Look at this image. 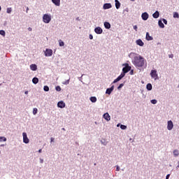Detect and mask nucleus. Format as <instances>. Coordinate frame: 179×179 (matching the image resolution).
I'll return each mask as SVG.
<instances>
[{
	"instance_id": "nucleus-1",
	"label": "nucleus",
	"mask_w": 179,
	"mask_h": 179,
	"mask_svg": "<svg viewBox=\"0 0 179 179\" xmlns=\"http://www.w3.org/2000/svg\"><path fill=\"white\" fill-rule=\"evenodd\" d=\"M134 64L138 68H142L145 65V59L142 56L135 57L134 58Z\"/></svg>"
},
{
	"instance_id": "nucleus-2",
	"label": "nucleus",
	"mask_w": 179,
	"mask_h": 179,
	"mask_svg": "<svg viewBox=\"0 0 179 179\" xmlns=\"http://www.w3.org/2000/svg\"><path fill=\"white\" fill-rule=\"evenodd\" d=\"M43 20L44 23H50L51 22V16L48 14L43 15Z\"/></svg>"
},
{
	"instance_id": "nucleus-3",
	"label": "nucleus",
	"mask_w": 179,
	"mask_h": 179,
	"mask_svg": "<svg viewBox=\"0 0 179 179\" xmlns=\"http://www.w3.org/2000/svg\"><path fill=\"white\" fill-rule=\"evenodd\" d=\"M150 76H151V78L155 79V80L159 79V76H157V71L152 70L150 72Z\"/></svg>"
},
{
	"instance_id": "nucleus-4",
	"label": "nucleus",
	"mask_w": 179,
	"mask_h": 179,
	"mask_svg": "<svg viewBox=\"0 0 179 179\" xmlns=\"http://www.w3.org/2000/svg\"><path fill=\"white\" fill-rule=\"evenodd\" d=\"M22 136H23L24 143H29L30 142V140H29V138H27V134L24 132V133H22Z\"/></svg>"
},
{
	"instance_id": "nucleus-5",
	"label": "nucleus",
	"mask_w": 179,
	"mask_h": 179,
	"mask_svg": "<svg viewBox=\"0 0 179 179\" xmlns=\"http://www.w3.org/2000/svg\"><path fill=\"white\" fill-rule=\"evenodd\" d=\"M173 128H174V124H173V122L171 120L168 121L167 129L169 131H171Z\"/></svg>"
},
{
	"instance_id": "nucleus-6",
	"label": "nucleus",
	"mask_w": 179,
	"mask_h": 179,
	"mask_svg": "<svg viewBox=\"0 0 179 179\" xmlns=\"http://www.w3.org/2000/svg\"><path fill=\"white\" fill-rule=\"evenodd\" d=\"M45 57H51L52 55V50L51 49H46L45 52Z\"/></svg>"
},
{
	"instance_id": "nucleus-7",
	"label": "nucleus",
	"mask_w": 179,
	"mask_h": 179,
	"mask_svg": "<svg viewBox=\"0 0 179 179\" xmlns=\"http://www.w3.org/2000/svg\"><path fill=\"white\" fill-rule=\"evenodd\" d=\"M131 71V66H126L125 67H124L122 69V72L123 73H128V72H129Z\"/></svg>"
},
{
	"instance_id": "nucleus-8",
	"label": "nucleus",
	"mask_w": 179,
	"mask_h": 179,
	"mask_svg": "<svg viewBox=\"0 0 179 179\" xmlns=\"http://www.w3.org/2000/svg\"><path fill=\"white\" fill-rule=\"evenodd\" d=\"M94 31L95 33H96V34H101V33H103V29H101V27H98L94 29Z\"/></svg>"
},
{
	"instance_id": "nucleus-9",
	"label": "nucleus",
	"mask_w": 179,
	"mask_h": 179,
	"mask_svg": "<svg viewBox=\"0 0 179 179\" xmlns=\"http://www.w3.org/2000/svg\"><path fill=\"white\" fill-rule=\"evenodd\" d=\"M57 106L59 108H65V103H64V101H60L57 103Z\"/></svg>"
},
{
	"instance_id": "nucleus-10",
	"label": "nucleus",
	"mask_w": 179,
	"mask_h": 179,
	"mask_svg": "<svg viewBox=\"0 0 179 179\" xmlns=\"http://www.w3.org/2000/svg\"><path fill=\"white\" fill-rule=\"evenodd\" d=\"M141 17L143 20H146L147 19H149V14H148V13H143L141 15Z\"/></svg>"
},
{
	"instance_id": "nucleus-11",
	"label": "nucleus",
	"mask_w": 179,
	"mask_h": 179,
	"mask_svg": "<svg viewBox=\"0 0 179 179\" xmlns=\"http://www.w3.org/2000/svg\"><path fill=\"white\" fill-rule=\"evenodd\" d=\"M114 90V85H112L110 88H108L106 91V94H111V92Z\"/></svg>"
},
{
	"instance_id": "nucleus-12",
	"label": "nucleus",
	"mask_w": 179,
	"mask_h": 179,
	"mask_svg": "<svg viewBox=\"0 0 179 179\" xmlns=\"http://www.w3.org/2000/svg\"><path fill=\"white\" fill-rule=\"evenodd\" d=\"M103 118L106 121H110L111 120V117H110V114H108V113L103 114Z\"/></svg>"
},
{
	"instance_id": "nucleus-13",
	"label": "nucleus",
	"mask_w": 179,
	"mask_h": 179,
	"mask_svg": "<svg viewBox=\"0 0 179 179\" xmlns=\"http://www.w3.org/2000/svg\"><path fill=\"white\" fill-rule=\"evenodd\" d=\"M136 43L137 44V45H140V47H143V45H145V43L141 39L137 40L136 41Z\"/></svg>"
},
{
	"instance_id": "nucleus-14",
	"label": "nucleus",
	"mask_w": 179,
	"mask_h": 179,
	"mask_svg": "<svg viewBox=\"0 0 179 179\" xmlns=\"http://www.w3.org/2000/svg\"><path fill=\"white\" fill-rule=\"evenodd\" d=\"M145 39H146L148 41H152V40H153V37L150 36V35L149 34V32H147V33H146Z\"/></svg>"
},
{
	"instance_id": "nucleus-15",
	"label": "nucleus",
	"mask_w": 179,
	"mask_h": 179,
	"mask_svg": "<svg viewBox=\"0 0 179 179\" xmlns=\"http://www.w3.org/2000/svg\"><path fill=\"white\" fill-rule=\"evenodd\" d=\"M52 2L56 5V6H59L61 5V0H52Z\"/></svg>"
},
{
	"instance_id": "nucleus-16",
	"label": "nucleus",
	"mask_w": 179,
	"mask_h": 179,
	"mask_svg": "<svg viewBox=\"0 0 179 179\" xmlns=\"http://www.w3.org/2000/svg\"><path fill=\"white\" fill-rule=\"evenodd\" d=\"M112 6H111V3H105L103 4V9H110L111 8Z\"/></svg>"
},
{
	"instance_id": "nucleus-17",
	"label": "nucleus",
	"mask_w": 179,
	"mask_h": 179,
	"mask_svg": "<svg viewBox=\"0 0 179 179\" xmlns=\"http://www.w3.org/2000/svg\"><path fill=\"white\" fill-rule=\"evenodd\" d=\"M31 71H37V65L36 64H31L30 65Z\"/></svg>"
},
{
	"instance_id": "nucleus-18",
	"label": "nucleus",
	"mask_w": 179,
	"mask_h": 179,
	"mask_svg": "<svg viewBox=\"0 0 179 179\" xmlns=\"http://www.w3.org/2000/svg\"><path fill=\"white\" fill-rule=\"evenodd\" d=\"M152 16L154 19H157V17L160 16V13H159V11H156L154 14H152Z\"/></svg>"
},
{
	"instance_id": "nucleus-19",
	"label": "nucleus",
	"mask_w": 179,
	"mask_h": 179,
	"mask_svg": "<svg viewBox=\"0 0 179 179\" xmlns=\"http://www.w3.org/2000/svg\"><path fill=\"white\" fill-rule=\"evenodd\" d=\"M104 27H105V29H110L111 24H110V22H105Z\"/></svg>"
},
{
	"instance_id": "nucleus-20",
	"label": "nucleus",
	"mask_w": 179,
	"mask_h": 179,
	"mask_svg": "<svg viewBox=\"0 0 179 179\" xmlns=\"http://www.w3.org/2000/svg\"><path fill=\"white\" fill-rule=\"evenodd\" d=\"M115 6L116 9H120V6H121V3L120 1H118V0H115Z\"/></svg>"
},
{
	"instance_id": "nucleus-21",
	"label": "nucleus",
	"mask_w": 179,
	"mask_h": 179,
	"mask_svg": "<svg viewBox=\"0 0 179 179\" xmlns=\"http://www.w3.org/2000/svg\"><path fill=\"white\" fill-rule=\"evenodd\" d=\"M158 24L161 29H164V24L162 22V20H159Z\"/></svg>"
},
{
	"instance_id": "nucleus-22",
	"label": "nucleus",
	"mask_w": 179,
	"mask_h": 179,
	"mask_svg": "<svg viewBox=\"0 0 179 179\" xmlns=\"http://www.w3.org/2000/svg\"><path fill=\"white\" fill-rule=\"evenodd\" d=\"M32 83L34 84V85H37V83H38V78H34L32 79Z\"/></svg>"
},
{
	"instance_id": "nucleus-23",
	"label": "nucleus",
	"mask_w": 179,
	"mask_h": 179,
	"mask_svg": "<svg viewBox=\"0 0 179 179\" xmlns=\"http://www.w3.org/2000/svg\"><path fill=\"white\" fill-rule=\"evenodd\" d=\"M90 101L92 103H96L97 101V98H96V96H92L90 97Z\"/></svg>"
},
{
	"instance_id": "nucleus-24",
	"label": "nucleus",
	"mask_w": 179,
	"mask_h": 179,
	"mask_svg": "<svg viewBox=\"0 0 179 179\" xmlns=\"http://www.w3.org/2000/svg\"><path fill=\"white\" fill-rule=\"evenodd\" d=\"M146 87H147V89H148V90H152V84L148 83V84L147 85Z\"/></svg>"
},
{
	"instance_id": "nucleus-25",
	"label": "nucleus",
	"mask_w": 179,
	"mask_h": 179,
	"mask_svg": "<svg viewBox=\"0 0 179 179\" xmlns=\"http://www.w3.org/2000/svg\"><path fill=\"white\" fill-rule=\"evenodd\" d=\"M43 90L45 92H49L50 87H48V86H47V85H45L44 87H43Z\"/></svg>"
},
{
	"instance_id": "nucleus-26",
	"label": "nucleus",
	"mask_w": 179,
	"mask_h": 179,
	"mask_svg": "<svg viewBox=\"0 0 179 179\" xmlns=\"http://www.w3.org/2000/svg\"><path fill=\"white\" fill-rule=\"evenodd\" d=\"M178 155H179L178 150H175L173 151V155H174L175 157H177V156H178Z\"/></svg>"
},
{
	"instance_id": "nucleus-27",
	"label": "nucleus",
	"mask_w": 179,
	"mask_h": 179,
	"mask_svg": "<svg viewBox=\"0 0 179 179\" xmlns=\"http://www.w3.org/2000/svg\"><path fill=\"white\" fill-rule=\"evenodd\" d=\"M59 44L60 47H64V41H62V40L59 41Z\"/></svg>"
},
{
	"instance_id": "nucleus-28",
	"label": "nucleus",
	"mask_w": 179,
	"mask_h": 179,
	"mask_svg": "<svg viewBox=\"0 0 179 179\" xmlns=\"http://www.w3.org/2000/svg\"><path fill=\"white\" fill-rule=\"evenodd\" d=\"M6 142V138L5 137H0V142Z\"/></svg>"
},
{
	"instance_id": "nucleus-29",
	"label": "nucleus",
	"mask_w": 179,
	"mask_h": 179,
	"mask_svg": "<svg viewBox=\"0 0 179 179\" xmlns=\"http://www.w3.org/2000/svg\"><path fill=\"white\" fill-rule=\"evenodd\" d=\"M37 111H38V110H37L36 108H34L33 109V114H34V115H36V114H37Z\"/></svg>"
},
{
	"instance_id": "nucleus-30",
	"label": "nucleus",
	"mask_w": 179,
	"mask_h": 179,
	"mask_svg": "<svg viewBox=\"0 0 179 179\" xmlns=\"http://www.w3.org/2000/svg\"><path fill=\"white\" fill-rule=\"evenodd\" d=\"M123 87H124V83H122V84H120V85L118 86L117 90H120Z\"/></svg>"
},
{
	"instance_id": "nucleus-31",
	"label": "nucleus",
	"mask_w": 179,
	"mask_h": 179,
	"mask_svg": "<svg viewBox=\"0 0 179 179\" xmlns=\"http://www.w3.org/2000/svg\"><path fill=\"white\" fill-rule=\"evenodd\" d=\"M151 103H152V104H156L157 103V100L152 99V100H151Z\"/></svg>"
},
{
	"instance_id": "nucleus-32",
	"label": "nucleus",
	"mask_w": 179,
	"mask_h": 179,
	"mask_svg": "<svg viewBox=\"0 0 179 179\" xmlns=\"http://www.w3.org/2000/svg\"><path fill=\"white\" fill-rule=\"evenodd\" d=\"M6 12L10 13L12 12V8H8Z\"/></svg>"
},
{
	"instance_id": "nucleus-33",
	"label": "nucleus",
	"mask_w": 179,
	"mask_h": 179,
	"mask_svg": "<svg viewBox=\"0 0 179 179\" xmlns=\"http://www.w3.org/2000/svg\"><path fill=\"white\" fill-rule=\"evenodd\" d=\"M173 17H179L178 13H173Z\"/></svg>"
},
{
	"instance_id": "nucleus-34",
	"label": "nucleus",
	"mask_w": 179,
	"mask_h": 179,
	"mask_svg": "<svg viewBox=\"0 0 179 179\" xmlns=\"http://www.w3.org/2000/svg\"><path fill=\"white\" fill-rule=\"evenodd\" d=\"M0 34H1V36H5V31L0 30Z\"/></svg>"
},
{
	"instance_id": "nucleus-35",
	"label": "nucleus",
	"mask_w": 179,
	"mask_h": 179,
	"mask_svg": "<svg viewBox=\"0 0 179 179\" xmlns=\"http://www.w3.org/2000/svg\"><path fill=\"white\" fill-rule=\"evenodd\" d=\"M56 90H57V92H61V87L60 86H57L56 87Z\"/></svg>"
},
{
	"instance_id": "nucleus-36",
	"label": "nucleus",
	"mask_w": 179,
	"mask_h": 179,
	"mask_svg": "<svg viewBox=\"0 0 179 179\" xmlns=\"http://www.w3.org/2000/svg\"><path fill=\"white\" fill-rule=\"evenodd\" d=\"M63 85H69V79L64 82Z\"/></svg>"
},
{
	"instance_id": "nucleus-37",
	"label": "nucleus",
	"mask_w": 179,
	"mask_h": 179,
	"mask_svg": "<svg viewBox=\"0 0 179 179\" xmlns=\"http://www.w3.org/2000/svg\"><path fill=\"white\" fill-rule=\"evenodd\" d=\"M120 128H121V129H125L127 128V126H125V125H124V124H122V125L120 126Z\"/></svg>"
},
{
	"instance_id": "nucleus-38",
	"label": "nucleus",
	"mask_w": 179,
	"mask_h": 179,
	"mask_svg": "<svg viewBox=\"0 0 179 179\" xmlns=\"http://www.w3.org/2000/svg\"><path fill=\"white\" fill-rule=\"evenodd\" d=\"M124 76H125L124 73H122L119 76V77H120L122 79V78H124Z\"/></svg>"
},
{
	"instance_id": "nucleus-39",
	"label": "nucleus",
	"mask_w": 179,
	"mask_h": 179,
	"mask_svg": "<svg viewBox=\"0 0 179 179\" xmlns=\"http://www.w3.org/2000/svg\"><path fill=\"white\" fill-rule=\"evenodd\" d=\"M134 30H135L136 31H138V26L134 25Z\"/></svg>"
},
{
	"instance_id": "nucleus-40",
	"label": "nucleus",
	"mask_w": 179,
	"mask_h": 179,
	"mask_svg": "<svg viewBox=\"0 0 179 179\" xmlns=\"http://www.w3.org/2000/svg\"><path fill=\"white\" fill-rule=\"evenodd\" d=\"M163 22L164 23V24H167V20L166 19H163Z\"/></svg>"
},
{
	"instance_id": "nucleus-41",
	"label": "nucleus",
	"mask_w": 179,
	"mask_h": 179,
	"mask_svg": "<svg viewBox=\"0 0 179 179\" xmlns=\"http://www.w3.org/2000/svg\"><path fill=\"white\" fill-rule=\"evenodd\" d=\"M117 82H120V80H118V78H116L115 80H114L113 83H117Z\"/></svg>"
},
{
	"instance_id": "nucleus-42",
	"label": "nucleus",
	"mask_w": 179,
	"mask_h": 179,
	"mask_svg": "<svg viewBox=\"0 0 179 179\" xmlns=\"http://www.w3.org/2000/svg\"><path fill=\"white\" fill-rule=\"evenodd\" d=\"M90 40H93V35L90 34Z\"/></svg>"
},
{
	"instance_id": "nucleus-43",
	"label": "nucleus",
	"mask_w": 179,
	"mask_h": 179,
	"mask_svg": "<svg viewBox=\"0 0 179 179\" xmlns=\"http://www.w3.org/2000/svg\"><path fill=\"white\" fill-rule=\"evenodd\" d=\"M174 57V55L171 54V55H169V58H173Z\"/></svg>"
},
{
	"instance_id": "nucleus-44",
	"label": "nucleus",
	"mask_w": 179,
	"mask_h": 179,
	"mask_svg": "<svg viewBox=\"0 0 179 179\" xmlns=\"http://www.w3.org/2000/svg\"><path fill=\"white\" fill-rule=\"evenodd\" d=\"M28 30H29V31H31L33 30V29L31 27H29Z\"/></svg>"
},
{
	"instance_id": "nucleus-45",
	"label": "nucleus",
	"mask_w": 179,
	"mask_h": 179,
	"mask_svg": "<svg viewBox=\"0 0 179 179\" xmlns=\"http://www.w3.org/2000/svg\"><path fill=\"white\" fill-rule=\"evenodd\" d=\"M116 171H120V166H117Z\"/></svg>"
},
{
	"instance_id": "nucleus-46",
	"label": "nucleus",
	"mask_w": 179,
	"mask_h": 179,
	"mask_svg": "<svg viewBox=\"0 0 179 179\" xmlns=\"http://www.w3.org/2000/svg\"><path fill=\"white\" fill-rule=\"evenodd\" d=\"M169 178H170V174H168V175L166 176V179H169Z\"/></svg>"
},
{
	"instance_id": "nucleus-47",
	"label": "nucleus",
	"mask_w": 179,
	"mask_h": 179,
	"mask_svg": "<svg viewBox=\"0 0 179 179\" xmlns=\"http://www.w3.org/2000/svg\"><path fill=\"white\" fill-rule=\"evenodd\" d=\"M117 80H121L122 79V78L120 77V76L117 78Z\"/></svg>"
},
{
	"instance_id": "nucleus-48",
	"label": "nucleus",
	"mask_w": 179,
	"mask_h": 179,
	"mask_svg": "<svg viewBox=\"0 0 179 179\" xmlns=\"http://www.w3.org/2000/svg\"><path fill=\"white\" fill-rule=\"evenodd\" d=\"M50 142H54V138L52 137V138H50Z\"/></svg>"
},
{
	"instance_id": "nucleus-49",
	"label": "nucleus",
	"mask_w": 179,
	"mask_h": 179,
	"mask_svg": "<svg viewBox=\"0 0 179 179\" xmlns=\"http://www.w3.org/2000/svg\"><path fill=\"white\" fill-rule=\"evenodd\" d=\"M41 152H43V150L40 149V150H38V152H39V153H41Z\"/></svg>"
},
{
	"instance_id": "nucleus-50",
	"label": "nucleus",
	"mask_w": 179,
	"mask_h": 179,
	"mask_svg": "<svg viewBox=\"0 0 179 179\" xmlns=\"http://www.w3.org/2000/svg\"><path fill=\"white\" fill-rule=\"evenodd\" d=\"M40 162H41V163H43V162H44V160L41 159Z\"/></svg>"
},
{
	"instance_id": "nucleus-51",
	"label": "nucleus",
	"mask_w": 179,
	"mask_h": 179,
	"mask_svg": "<svg viewBox=\"0 0 179 179\" xmlns=\"http://www.w3.org/2000/svg\"><path fill=\"white\" fill-rule=\"evenodd\" d=\"M29 12V7L27 8V13Z\"/></svg>"
},
{
	"instance_id": "nucleus-52",
	"label": "nucleus",
	"mask_w": 179,
	"mask_h": 179,
	"mask_svg": "<svg viewBox=\"0 0 179 179\" xmlns=\"http://www.w3.org/2000/svg\"><path fill=\"white\" fill-rule=\"evenodd\" d=\"M25 94H29V92H28V91H26V92H25Z\"/></svg>"
},
{
	"instance_id": "nucleus-53",
	"label": "nucleus",
	"mask_w": 179,
	"mask_h": 179,
	"mask_svg": "<svg viewBox=\"0 0 179 179\" xmlns=\"http://www.w3.org/2000/svg\"><path fill=\"white\" fill-rule=\"evenodd\" d=\"M1 9H2V8L0 6V12H1Z\"/></svg>"
},
{
	"instance_id": "nucleus-54",
	"label": "nucleus",
	"mask_w": 179,
	"mask_h": 179,
	"mask_svg": "<svg viewBox=\"0 0 179 179\" xmlns=\"http://www.w3.org/2000/svg\"><path fill=\"white\" fill-rule=\"evenodd\" d=\"M62 130H63V131H65V128H63Z\"/></svg>"
},
{
	"instance_id": "nucleus-55",
	"label": "nucleus",
	"mask_w": 179,
	"mask_h": 179,
	"mask_svg": "<svg viewBox=\"0 0 179 179\" xmlns=\"http://www.w3.org/2000/svg\"><path fill=\"white\" fill-rule=\"evenodd\" d=\"M178 167L179 168V162H178Z\"/></svg>"
},
{
	"instance_id": "nucleus-56",
	"label": "nucleus",
	"mask_w": 179,
	"mask_h": 179,
	"mask_svg": "<svg viewBox=\"0 0 179 179\" xmlns=\"http://www.w3.org/2000/svg\"><path fill=\"white\" fill-rule=\"evenodd\" d=\"M131 1H135V0H131Z\"/></svg>"
},
{
	"instance_id": "nucleus-57",
	"label": "nucleus",
	"mask_w": 179,
	"mask_h": 179,
	"mask_svg": "<svg viewBox=\"0 0 179 179\" xmlns=\"http://www.w3.org/2000/svg\"><path fill=\"white\" fill-rule=\"evenodd\" d=\"M0 154H1V151H0Z\"/></svg>"
}]
</instances>
